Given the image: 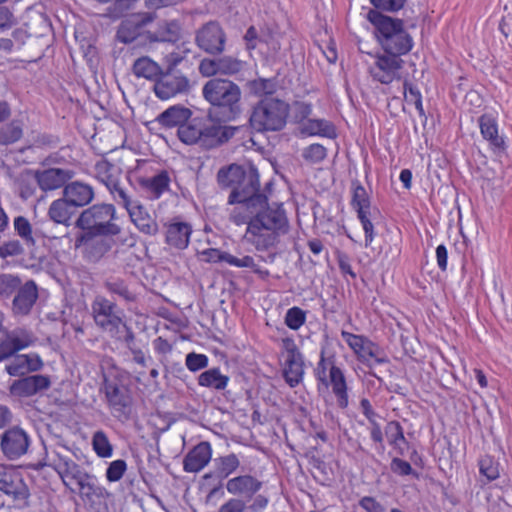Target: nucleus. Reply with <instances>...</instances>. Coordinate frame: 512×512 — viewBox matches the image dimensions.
Segmentation results:
<instances>
[{"mask_svg": "<svg viewBox=\"0 0 512 512\" xmlns=\"http://www.w3.org/2000/svg\"><path fill=\"white\" fill-rule=\"evenodd\" d=\"M23 136V123L12 120L0 127V145L8 146L18 142Z\"/></svg>", "mask_w": 512, "mask_h": 512, "instance_id": "42", "label": "nucleus"}, {"mask_svg": "<svg viewBox=\"0 0 512 512\" xmlns=\"http://www.w3.org/2000/svg\"><path fill=\"white\" fill-rule=\"evenodd\" d=\"M104 287L111 293L118 295L126 302L135 301L136 297L131 292L124 280L119 278H109L104 282Z\"/></svg>", "mask_w": 512, "mask_h": 512, "instance_id": "43", "label": "nucleus"}, {"mask_svg": "<svg viewBox=\"0 0 512 512\" xmlns=\"http://www.w3.org/2000/svg\"><path fill=\"white\" fill-rule=\"evenodd\" d=\"M63 196L75 209L88 205L94 199L95 193L92 186L74 181L64 187Z\"/></svg>", "mask_w": 512, "mask_h": 512, "instance_id": "24", "label": "nucleus"}, {"mask_svg": "<svg viewBox=\"0 0 512 512\" xmlns=\"http://www.w3.org/2000/svg\"><path fill=\"white\" fill-rule=\"evenodd\" d=\"M357 214L365 232V246H369L374 239V227L371 222L372 211H361Z\"/></svg>", "mask_w": 512, "mask_h": 512, "instance_id": "56", "label": "nucleus"}, {"mask_svg": "<svg viewBox=\"0 0 512 512\" xmlns=\"http://www.w3.org/2000/svg\"><path fill=\"white\" fill-rule=\"evenodd\" d=\"M352 206L356 209L357 213L371 210L369 195L366 189L359 183L353 184Z\"/></svg>", "mask_w": 512, "mask_h": 512, "instance_id": "45", "label": "nucleus"}, {"mask_svg": "<svg viewBox=\"0 0 512 512\" xmlns=\"http://www.w3.org/2000/svg\"><path fill=\"white\" fill-rule=\"evenodd\" d=\"M386 433L391 444L397 445L399 441L405 442L403 429L398 422L388 423Z\"/></svg>", "mask_w": 512, "mask_h": 512, "instance_id": "64", "label": "nucleus"}, {"mask_svg": "<svg viewBox=\"0 0 512 512\" xmlns=\"http://www.w3.org/2000/svg\"><path fill=\"white\" fill-rule=\"evenodd\" d=\"M189 81L183 75H175L173 72H164L154 84V92L160 99H169L176 94L187 92Z\"/></svg>", "mask_w": 512, "mask_h": 512, "instance_id": "19", "label": "nucleus"}, {"mask_svg": "<svg viewBox=\"0 0 512 512\" xmlns=\"http://www.w3.org/2000/svg\"><path fill=\"white\" fill-rule=\"evenodd\" d=\"M217 180L222 188L232 189L228 198L229 204L253 206L254 203L264 200V194L259 193V176L253 167L245 170L240 165L232 164L218 171Z\"/></svg>", "mask_w": 512, "mask_h": 512, "instance_id": "2", "label": "nucleus"}, {"mask_svg": "<svg viewBox=\"0 0 512 512\" xmlns=\"http://www.w3.org/2000/svg\"><path fill=\"white\" fill-rule=\"evenodd\" d=\"M105 394L109 405L116 412H123L124 408L129 404V397L126 391L116 383H106Z\"/></svg>", "mask_w": 512, "mask_h": 512, "instance_id": "38", "label": "nucleus"}, {"mask_svg": "<svg viewBox=\"0 0 512 512\" xmlns=\"http://www.w3.org/2000/svg\"><path fill=\"white\" fill-rule=\"evenodd\" d=\"M226 490L229 494L245 499H251L263 487V482L250 474H241L230 478L226 482Z\"/></svg>", "mask_w": 512, "mask_h": 512, "instance_id": "20", "label": "nucleus"}, {"mask_svg": "<svg viewBox=\"0 0 512 512\" xmlns=\"http://www.w3.org/2000/svg\"><path fill=\"white\" fill-rule=\"evenodd\" d=\"M369 21L375 26V36L384 52L399 56L407 54L413 47V39L403 27V20L368 12Z\"/></svg>", "mask_w": 512, "mask_h": 512, "instance_id": "4", "label": "nucleus"}, {"mask_svg": "<svg viewBox=\"0 0 512 512\" xmlns=\"http://www.w3.org/2000/svg\"><path fill=\"white\" fill-rule=\"evenodd\" d=\"M38 299V288L33 280L25 282L17 290L12 301L14 315H28Z\"/></svg>", "mask_w": 512, "mask_h": 512, "instance_id": "21", "label": "nucleus"}, {"mask_svg": "<svg viewBox=\"0 0 512 512\" xmlns=\"http://www.w3.org/2000/svg\"><path fill=\"white\" fill-rule=\"evenodd\" d=\"M219 74L231 75L242 69V62L236 58L225 56L218 58Z\"/></svg>", "mask_w": 512, "mask_h": 512, "instance_id": "49", "label": "nucleus"}, {"mask_svg": "<svg viewBox=\"0 0 512 512\" xmlns=\"http://www.w3.org/2000/svg\"><path fill=\"white\" fill-rule=\"evenodd\" d=\"M192 112L183 106H172L158 115L156 121L164 127H175L183 125L190 119Z\"/></svg>", "mask_w": 512, "mask_h": 512, "instance_id": "31", "label": "nucleus"}, {"mask_svg": "<svg viewBox=\"0 0 512 512\" xmlns=\"http://www.w3.org/2000/svg\"><path fill=\"white\" fill-rule=\"evenodd\" d=\"M214 464L216 475L219 478L225 479L239 469L241 462L236 454L230 453L216 458Z\"/></svg>", "mask_w": 512, "mask_h": 512, "instance_id": "40", "label": "nucleus"}, {"mask_svg": "<svg viewBox=\"0 0 512 512\" xmlns=\"http://www.w3.org/2000/svg\"><path fill=\"white\" fill-rule=\"evenodd\" d=\"M17 24V19L11 9L7 6H0V31L11 29Z\"/></svg>", "mask_w": 512, "mask_h": 512, "instance_id": "63", "label": "nucleus"}, {"mask_svg": "<svg viewBox=\"0 0 512 512\" xmlns=\"http://www.w3.org/2000/svg\"><path fill=\"white\" fill-rule=\"evenodd\" d=\"M44 461L43 465L55 470L63 485L71 492H75L74 483L88 473L73 460L70 450L64 445L45 447Z\"/></svg>", "mask_w": 512, "mask_h": 512, "instance_id": "9", "label": "nucleus"}, {"mask_svg": "<svg viewBox=\"0 0 512 512\" xmlns=\"http://www.w3.org/2000/svg\"><path fill=\"white\" fill-rule=\"evenodd\" d=\"M185 364L190 371L196 372L208 366V357L204 354L191 352L186 355Z\"/></svg>", "mask_w": 512, "mask_h": 512, "instance_id": "58", "label": "nucleus"}, {"mask_svg": "<svg viewBox=\"0 0 512 512\" xmlns=\"http://www.w3.org/2000/svg\"><path fill=\"white\" fill-rule=\"evenodd\" d=\"M114 245V240L96 233H82L75 239V248H83L84 257L91 262L99 261Z\"/></svg>", "mask_w": 512, "mask_h": 512, "instance_id": "15", "label": "nucleus"}, {"mask_svg": "<svg viewBox=\"0 0 512 512\" xmlns=\"http://www.w3.org/2000/svg\"><path fill=\"white\" fill-rule=\"evenodd\" d=\"M236 131L237 127L221 125L206 118H193L180 125L177 135L187 145L209 150L228 142Z\"/></svg>", "mask_w": 512, "mask_h": 512, "instance_id": "3", "label": "nucleus"}, {"mask_svg": "<svg viewBox=\"0 0 512 512\" xmlns=\"http://www.w3.org/2000/svg\"><path fill=\"white\" fill-rule=\"evenodd\" d=\"M330 383L333 393L337 398L338 406L342 409L346 408L348 406L346 380L342 370L335 365H331L330 367Z\"/></svg>", "mask_w": 512, "mask_h": 512, "instance_id": "33", "label": "nucleus"}, {"mask_svg": "<svg viewBox=\"0 0 512 512\" xmlns=\"http://www.w3.org/2000/svg\"><path fill=\"white\" fill-rule=\"evenodd\" d=\"M480 473L484 475L489 481L495 480L499 476V468L498 464L494 462V460L489 457H483L480 462Z\"/></svg>", "mask_w": 512, "mask_h": 512, "instance_id": "54", "label": "nucleus"}, {"mask_svg": "<svg viewBox=\"0 0 512 512\" xmlns=\"http://www.w3.org/2000/svg\"><path fill=\"white\" fill-rule=\"evenodd\" d=\"M245 510L248 512H263L269 504V498L263 494H256L251 499H245Z\"/></svg>", "mask_w": 512, "mask_h": 512, "instance_id": "59", "label": "nucleus"}, {"mask_svg": "<svg viewBox=\"0 0 512 512\" xmlns=\"http://www.w3.org/2000/svg\"><path fill=\"white\" fill-rule=\"evenodd\" d=\"M357 214L365 232V246H369L374 239V227L371 222L372 211H361Z\"/></svg>", "mask_w": 512, "mask_h": 512, "instance_id": "57", "label": "nucleus"}, {"mask_svg": "<svg viewBox=\"0 0 512 512\" xmlns=\"http://www.w3.org/2000/svg\"><path fill=\"white\" fill-rule=\"evenodd\" d=\"M109 496L108 491L105 487L99 485L97 483V478L95 477L94 481H91L81 492L80 497L88 502L94 503L96 499H104Z\"/></svg>", "mask_w": 512, "mask_h": 512, "instance_id": "46", "label": "nucleus"}, {"mask_svg": "<svg viewBox=\"0 0 512 512\" xmlns=\"http://www.w3.org/2000/svg\"><path fill=\"white\" fill-rule=\"evenodd\" d=\"M481 134L487 140L494 152L500 153L505 150V140L499 135L498 125L495 118L484 114L479 118Z\"/></svg>", "mask_w": 512, "mask_h": 512, "instance_id": "28", "label": "nucleus"}, {"mask_svg": "<svg viewBox=\"0 0 512 512\" xmlns=\"http://www.w3.org/2000/svg\"><path fill=\"white\" fill-rule=\"evenodd\" d=\"M251 89L256 94H272L276 89V84L271 79H257L251 82Z\"/></svg>", "mask_w": 512, "mask_h": 512, "instance_id": "62", "label": "nucleus"}, {"mask_svg": "<svg viewBox=\"0 0 512 512\" xmlns=\"http://www.w3.org/2000/svg\"><path fill=\"white\" fill-rule=\"evenodd\" d=\"M92 446L95 453L101 458L111 457L113 454V446L111 445L107 435L99 430L92 437Z\"/></svg>", "mask_w": 512, "mask_h": 512, "instance_id": "44", "label": "nucleus"}, {"mask_svg": "<svg viewBox=\"0 0 512 512\" xmlns=\"http://www.w3.org/2000/svg\"><path fill=\"white\" fill-rule=\"evenodd\" d=\"M74 213L75 209L68 203V200H66L64 196L53 201L48 210L49 218L52 221L66 226L69 225V221Z\"/></svg>", "mask_w": 512, "mask_h": 512, "instance_id": "34", "label": "nucleus"}, {"mask_svg": "<svg viewBox=\"0 0 512 512\" xmlns=\"http://www.w3.org/2000/svg\"><path fill=\"white\" fill-rule=\"evenodd\" d=\"M24 252L23 246L18 240H11L0 246V258L18 256Z\"/></svg>", "mask_w": 512, "mask_h": 512, "instance_id": "60", "label": "nucleus"}, {"mask_svg": "<svg viewBox=\"0 0 512 512\" xmlns=\"http://www.w3.org/2000/svg\"><path fill=\"white\" fill-rule=\"evenodd\" d=\"M0 491L12 496L15 501L26 502L30 496L29 489L22 477L12 470H9L7 474H4V477L0 479Z\"/></svg>", "mask_w": 512, "mask_h": 512, "instance_id": "25", "label": "nucleus"}, {"mask_svg": "<svg viewBox=\"0 0 512 512\" xmlns=\"http://www.w3.org/2000/svg\"><path fill=\"white\" fill-rule=\"evenodd\" d=\"M13 225L17 235L21 237L27 245H35V239L32 235V226L26 217L17 216L14 219Z\"/></svg>", "mask_w": 512, "mask_h": 512, "instance_id": "48", "label": "nucleus"}, {"mask_svg": "<svg viewBox=\"0 0 512 512\" xmlns=\"http://www.w3.org/2000/svg\"><path fill=\"white\" fill-rule=\"evenodd\" d=\"M211 456L210 444L208 442L199 443L185 456L183 461L184 470L187 472L200 471L209 463Z\"/></svg>", "mask_w": 512, "mask_h": 512, "instance_id": "27", "label": "nucleus"}, {"mask_svg": "<svg viewBox=\"0 0 512 512\" xmlns=\"http://www.w3.org/2000/svg\"><path fill=\"white\" fill-rule=\"evenodd\" d=\"M21 279L12 274H0V297L9 298L21 286Z\"/></svg>", "mask_w": 512, "mask_h": 512, "instance_id": "47", "label": "nucleus"}, {"mask_svg": "<svg viewBox=\"0 0 512 512\" xmlns=\"http://www.w3.org/2000/svg\"><path fill=\"white\" fill-rule=\"evenodd\" d=\"M404 63L401 56L383 51L374 56V62L369 65L368 72L374 81L388 85L401 80Z\"/></svg>", "mask_w": 512, "mask_h": 512, "instance_id": "11", "label": "nucleus"}, {"mask_svg": "<svg viewBox=\"0 0 512 512\" xmlns=\"http://www.w3.org/2000/svg\"><path fill=\"white\" fill-rule=\"evenodd\" d=\"M181 28L177 21H164L159 23L155 32L147 35L149 42H176L180 37Z\"/></svg>", "mask_w": 512, "mask_h": 512, "instance_id": "32", "label": "nucleus"}, {"mask_svg": "<svg viewBox=\"0 0 512 512\" xmlns=\"http://www.w3.org/2000/svg\"><path fill=\"white\" fill-rule=\"evenodd\" d=\"M305 313L298 307L290 308L285 316L286 325L293 330L299 329L305 322Z\"/></svg>", "mask_w": 512, "mask_h": 512, "instance_id": "55", "label": "nucleus"}, {"mask_svg": "<svg viewBox=\"0 0 512 512\" xmlns=\"http://www.w3.org/2000/svg\"><path fill=\"white\" fill-rule=\"evenodd\" d=\"M170 182L171 179L166 170H162L152 177H141L138 179L139 186L151 200L159 199L163 193L168 191Z\"/></svg>", "mask_w": 512, "mask_h": 512, "instance_id": "26", "label": "nucleus"}, {"mask_svg": "<svg viewBox=\"0 0 512 512\" xmlns=\"http://www.w3.org/2000/svg\"><path fill=\"white\" fill-rule=\"evenodd\" d=\"M202 94L211 105L222 108L228 120L241 113V90L237 84L222 78H213L205 83Z\"/></svg>", "mask_w": 512, "mask_h": 512, "instance_id": "5", "label": "nucleus"}, {"mask_svg": "<svg viewBox=\"0 0 512 512\" xmlns=\"http://www.w3.org/2000/svg\"><path fill=\"white\" fill-rule=\"evenodd\" d=\"M116 210L112 204H95L83 210L75 222L77 228L84 233H96L105 236H115L120 233V226L115 224Z\"/></svg>", "mask_w": 512, "mask_h": 512, "instance_id": "6", "label": "nucleus"}, {"mask_svg": "<svg viewBox=\"0 0 512 512\" xmlns=\"http://www.w3.org/2000/svg\"><path fill=\"white\" fill-rule=\"evenodd\" d=\"M109 192L113 200L126 211L138 202V200L134 198V189L121 181Z\"/></svg>", "mask_w": 512, "mask_h": 512, "instance_id": "41", "label": "nucleus"}, {"mask_svg": "<svg viewBox=\"0 0 512 512\" xmlns=\"http://www.w3.org/2000/svg\"><path fill=\"white\" fill-rule=\"evenodd\" d=\"M223 262L228 263L231 266L239 267V268H251L255 272H257L256 269V263L254 261V258L248 255L242 256V257H236L230 253H226V255L222 256Z\"/></svg>", "mask_w": 512, "mask_h": 512, "instance_id": "52", "label": "nucleus"}, {"mask_svg": "<svg viewBox=\"0 0 512 512\" xmlns=\"http://www.w3.org/2000/svg\"><path fill=\"white\" fill-rule=\"evenodd\" d=\"M284 345V377L290 387H295L302 380L304 373L302 355L292 340H285Z\"/></svg>", "mask_w": 512, "mask_h": 512, "instance_id": "18", "label": "nucleus"}, {"mask_svg": "<svg viewBox=\"0 0 512 512\" xmlns=\"http://www.w3.org/2000/svg\"><path fill=\"white\" fill-rule=\"evenodd\" d=\"M229 382V377L221 374L218 368H212L202 372L198 377V384L203 387L224 390Z\"/></svg>", "mask_w": 512, "mask_h": 512, "instance_id": "37", "label": "nucleus"}, {"mask_svg": "<svg viewBox=\"0 0 512 512\" xmlns=\"http://www.w3.org/2000/svg\"><path fill=\"white\" fill-rule=\"evenodd\" d=\"M289 105L276 98H265L253 108L250 116L251 127L258 131H279L285 124Z\"/></svg>", "mask_w": 512, "mask_h": 512, "instance_id": "7", "label": "nucleus"}, {"mask_svg": "<svg viewBox=\"0 0 512 512\" xmlns=\"http://www.w3.org/2000/svg\"><path fill=\"white\" fill-rule=\"evenodd\" d=\"M154 17L150 13L134 14L123 20L117 30V39L125 44L138 41L144 44L149 41L147 35L149 31L145 30L147 24L151 23Z\"/></svg>", "mask_w": 512, "mask_h": 512, "instance_id": "12", "label": "nucleus"}, {"mask_svg": "<svg viewBox=\"0 0 512 512\" xmlns=\"http://www.w3.org/2000/svg\"><path fill=\"white\" fill-rule=\"evenodd\" d=\"M50 386L51 380L47 375H26L10 384L9 393L18 398H29L48 390Z\"/></svg>", "mask_w": 512, "mask_h": 512, "instance_id": "16", "label": "nucleus"}, {"mask_svg": "<svg viewBox=\"0 0 512 512\" xmlns=\"http://www.w3.org/2000/svg\"><path fill=\"white\" fill-rule=\"evenodd\" d=\"M341 335L348 346L358 356V359L362 363L371 367L370 356H373V349L376 345L361 335H356L347 331H342Z\"/></svg>", "mask_w": 512, "mask_h": 512, "instance_id": "29", "label": "nucleus"}, {"mask_svg": "<svg viewBox=\"0 0 512 512\" xmlns=\"http://www.w3.org/2000/svg\"><path fill=\"white\" fill-rule=\"evenodd\" d=\"M192 227L187 222H171L166 230V242L176 249H185L190 241Z\"/></svg>", "mask_w": 512, "mask_h": 512, "instance_id": "30", "label": "nucleus"}, {"mask_svg": "<svg viewBox=\"0 0 512 512\" xmlns=\"http://www.w3.org/2000/svg\"><path fill=\"white\" fill-rule=\"evenodd\" d=\"M127 213L131 222L140 232L149 236H154L159 232V226L156 219L150 215L140 201L129 208Z\"/></svg>", "mask_w": 512, "mask_h": 512, "instance_id": "23", "label": "nucleus"}, {"mask_svg": "<svg viewBox=\"0 0 512 512\" xmlns=\"http://www.w3.org/2000/svg\"><path fill=\"white\" fill-rule=\"evenodd\" d=\"M195 40L200 49L218 54L224 50L226 36L218 23L209 22L197 31Z\"/></svg>", "mask_w": 512, "mask_h": 512, "instance_id": "17", "label": "nucleus"}, {"mask_svg": "<svg viewBox=\"0 0 512 512\" xmlns=\"http://www.w3.org/2000/svg\"><path fill=\"white\" fill-rule=\"evenodd\" d=\"M327 155L326 148L320 144H312L303 150L302 156L311 163H319Z\"/></svg>", "mask_w": 512, "mask_h": 512, "instance_id": "53", "label": "nucleus"}, {"mask_svg": "<svg viewBox=\"0 0 512 512\" xmlns=\"http://www.w3.org/2000/svg\"><path fill=\"white\" fill-rule=\"evenodd\" d=\"M132 70L137 77H143L155 82L162 75V69L159 64L146 56L135 60Z\"/></svg>", "mask_w": 512, "mask_h": 512, "instance_id": "35", "label": "nucleus"}, {"mask_svg": "<svg viewBox=\"0 0 512 512\" xmlns=\"http://www.w3.org/2000/svg\"><path fill=\"white\" fill-rule=\"evenodd\" d=\"M243 207L252 213L248 221L246 239L257 250L273 246L279 236L288 232L289 222L285 210L281 205L269 206L265 195L263 202L254 203L253 206L243 205Z\"/></svg>", "mask_w": 512, "mask_h": 512, "instance_id": "1", "label": "nucleus"}, {"mask_svg": "<svg viewBox=\"0 0 512 512\" xmlns=\"http://www.w3.org/2000/svg\"><path fill=\"white\" fill-rule=\"evenodd\" d=\"M358 505L365 512H386V507L372 496L362 497L359 500Z\"/></svg>", "mask_w": 512, "mask_h": 512, "instance_id": "61", "label": "nucleus"}, {"mask_svg": "<svg viewBox=\"0 0 512 512\" xmlns=\"http://www.w3.org/2000/svg\"><path fill=\"white\" fill-rule=\"evenodd\" d=\"M93 320L98 328L111 337H118L124 325L122 311L117 304L102 295H97L91 303Z\"/></svg>", "mask_w": 512, "mask_h": 512, "instance_id": "10", "label": "nucleus"}, {"mask_svg": "<svg viewBox=\"0 0 512 512\" xmlns=\"http://www.w3.org/2000/svg\"><path fill=\"white\" fill-rule=\"evenodd\" d=\"M71 178L72 172L66 169L49 168L35 172V179L43 191L59 189Z\"/></svg>", "mask_w": 512, "mask_h": 512, "instance_id": "22", "label": "nucleus"}, {"mask_svg": "<svg viewBox=\"0 0 512 512\" xmlns=\"http://www.w3.org/2000/svg\"><path fill=\"white\" fill-rule=\"evenodd\" d=\"M30 443V436L19 426L5 430L0 436V449L8 460H17L25 455Z\"/></svg>", "mask_w": 512, "mask_h": 512, "instance_id": "14", "label": "nucleus"}, {"mask_svg": "<svg viewBox=\"0 0 512 512\" xmlns=\"http://www.w3.org/2000/svg\"><path fill=\"white\" fill-rule=\"evenodd\" d=\"M127 470V464L124 460L118 459L112 461L106 470V479L109 482L119 481Z\"/></svg>", "mask_w": 512, "mask_h": 512, "instance_id": "51", "label": "nucleus"}, {"mask_svg": "<svg viewBox=\"0 0 512 512\" xmlns=\"http://www.w3.org/2000/svg\"><path fill=\"white\" fill-rule=\"evenodd\" d=\"M96 172L98 179L109 191L120 182L121 169L107 161L98 163Z\"/></svg>", "mask_w": 512, "mask_h": 512, "instance_id": "39", "label": "nucleus"}, {"mask_svg": "<svg viewBox=\"0 0 512 512\" xmlns=\"http://www.w3.org/2000/svg\"><path fill=\"white\" fill-rule=\"evenodd\" d=\"M44 461L43 465L55 470L63 485L71 492H75L74 483L88 473L73 460L70 450L64 445L45 447Z\"/></svg>", "mask_w": 512, "mask_h": 512, "instance_id": "8", "label": "nucleus"}, {"mask_svg": "<svg viewBox=\"0 0 512 512\" xmlns=\"http://www.w3.org/2000/svg\"><path fill=\"white\" fill-rule=\"evenodd\" d=\"M5 371L13 377L26 376L28 373L24 355H15L14 359L5 367Z\"/></svg>", "mask_w": 512, "mask_h": 512, "instance_id": "50", "label": "nucleus"}, {"mask_svg": "<svg viewBox=\"0 0 512 512\" xmlns=\"http://www.w3.org/2000/svg\"><path fill=\"white\" fill-rule=\"evenodd\" d=\"M37 341L34 333L24 327L6 331L0 341V362L10 359L19 351L31 347Z\"/></svg>", "mask_w": 512, "mask_h": 512, "instance_id": "13", "label": "nucleus"}, {"mask_svg": "<svg viewBox=\"0 0 512 512\" xmlns=\"http://www.w3.org/2000/svg\"><path fill=\"white\" fill-rule=\"evenodd\" d=\"M299 130L304 135H320L325 137H333L335 131L333 126L325 120L306 119L300 122Z\"/></svg>", "mask_w": 512, "mask_h": 512, "instance_id": "36", "label": "nucleus"}]
</instances>
